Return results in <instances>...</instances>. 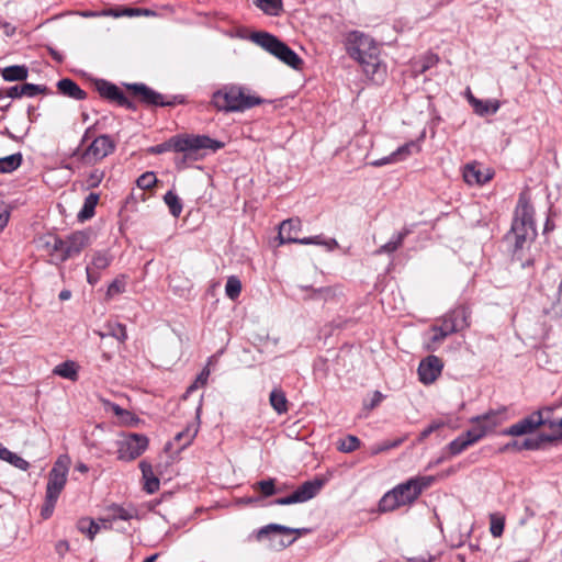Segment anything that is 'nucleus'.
Returning a JSON list of instances; mask_svg holds the SVG:
<instances>
[{
  "label": "nucleus",
  "instance_id": "nucleus-1",
  "mask_svg": "<svg viewBox=\"0 0 562 562\" xmlns=\"http://www.w3.org/2000/svg\"><path fill=\"white\" fill-rule=\"evenodd\" d=\"M537 231L533 223V207L520 196L510 232L506 235L508 243L514 245L515 254L528 248L536 238Z\"/></svg>",
  "mask_w": 562,
  "mask_h": 562
},
{
  "label": "nucleus",
  "instance_id": "nucleus-2",
  "mask_svg": "<svg viewBox=\"0 0 562 562\" xmlns=\"http://www.w3.org/2000/svg\"><path fill=\"white\" fill-rule=\"evenodd\" d=\"M345 45L350 57L362 65L368 75L379 72L381 66L379 60V49L373 41L361 32H349L345 40Z\"/></svg>",
  "mask_w": 562,
  "mask_h": 562
},
{
  "label": "nucleus",
  "instance_id": "nucleus-3",
  "mask_svg": "<svg viewBox=\"0 0 562 562\" xmlns=\"http://www.w3.org/2000/svg\"><path fill=\"white\" fill-rule=\"evenodd\" d=\"M223 146L224 144L222 142L212 139L205 135H187L172 137L168 142L151 147L150 151L154 154H162L173 149L175 151L183 153L186 159L196 160L199 158V150L211 149L212 151H216Z\"/></svg>",
  "mask_w": 562,
  "mask_h": 562
},
{
  "label": "nucleus",
  "instance_id": "nucleus-4",
  "mask_svg": "<svg viewBox=\"0 0 562 562\" xmlns=\"http://www.w3.org/2000/svg\"><path fill=\"white\" fill-rule=\"evenodd\" d=\"M263 103V100L251 94L246 88L240 86H225L212 95V104L223 112H244L256 105Z\"/></svg>",
  "mask_w": 562,
  "mask_h": 562
},
{
  "label": "nucleus",
  "instance_id": "nucleus-5",
  "mask_svg": "<svg viewBox=\"0 0 562 562\" xmlns=\"http://www.w3.org/2000/svg\"><path fill=\"white\" fill-rule=\"evenodd\" d=\"M432 481L431 476L413 477L395 486L381 498L379 503L380 510L392 512L397 507L413 503Z\"/></svg>",
  "mask_w": 562,
  "mask_h": 562
},
{
  "label": "nucleus",
  "instance_id": "nucleus-6",
  "mask_svg": "<svg viewBox=\"0 0 562 562\" xmlns=\"http://www.w3.org/2000/svg\"><path fill=\"white\" fill-rule=\"evenodd\" d=\"M468 317L467 308L459 306L437 318L430 327L431 336L429 337L427 348L436 350L448 336L469 327Z\"/></svg>",
  "mask_w": 562,
  "mask_h": 562
},
{
  "label": "nucleus",
  "instance_id": "nucleus-7",
  "mask_svg": "<svg viewBox=\"0 0 562 562\" xmlns=\"http://www.w3.org/2000/svg\"><path fill=\"white\" fill-rule=\"evenodd\" d=\"M251 40L285 65L293 69L301 68L303 60L293 49H291L285 43L279 41L276 36L269 33L258 32L251 35Z\"/></svg>",
  "mask_w": 562,
  "mask_h": 562
},
{
  "label": "nucleus",
  "instance_id": "nucleus-8",
  "mask_svg": "<svg viewBox=\"0 0 562 562\" xmlns=\"http://www.w3.org/2000/svg\"><path fill=\"white\" fill-rule=\"evenodd\" d=\"M70 458L67 454L59 456L48 473L46 495L49 498H58L66 486Z\"/></svg>",
  "mask_w": 562,
  "mask_h": 562
},
{
  "label": "nucleus",
  "instance_id": "nucleus-9",
  "mask_svg": "<svg viewBox=\"0 0 562 562\" xmlns=\"http://www.w3.org/2000/svg\"><path fill=\"white\" fill-rule=\"evenodd\" d=\"M149 440L142 434H128L117 441V458L132 461L142 456L148 448Z\"/></svg>",
  "mask_w": 562,
  "mask_h": 562
},
{
  "label": "nucleus",
  "instance_id": "nucleus-10",
  "mask_svg": "<svg viewBox=\"0 0 562 562\" xmlns=\"http://www.w3.org/2000/svg\"><path fill=\"white\" fill-rule=\"evenodd\" d=\"M115 150V143L111 136L103 134L95 137L91 144L82 151L81 160L86 165H94Z\"/></svg>",
  "mask_w": 562,
  "mask_h": 562
},
{
  "label": "nucleus",
  "instance_id": "nucleus-11",
  "mask_svg": "<svg viewBox=\"0 0 562 562\" xmlns=\"http://www.w3.org/2000/svg\"><path fill=\"white\" fill-rule=\"evenodd\" d=\"M552 412V408L546 407L538 412L532 413L526 418L519 420L518 423L512 425L507 429L503 431V435L506 436H524L527 434H531L540 426H546V415H549Z\"/></svg>",
  "mask_w": 562,
  "mask_h": 562
},
{
  "label": "nucleus",
  "instance_id": "nucleus-12",
  "mask_svg": "<svg viewBox=\"0 0 562 562\" xmlns=\"http://www.w3.org/2000/svg\"><path fill=\"white\" fill-rule=\"evenodd\" d=\"M322 487V480L306 481L301 486H299L291 495L277 498L273 503L276 505H291L296 503H304L315 497Z\"/></svg>",
  "mask_w": 562,
  "mask_h": 562
},
{
  "label": "nucleus",
  "instance_id": "nucleus-13",
  "mask_svg": "<svg viewBox=\"0 0 562 562\" xmlns=\"http://www.w3.org/2000/svg\"><path fill=\"white\" fill-rule=\"evenodd\" d=\"M504 413L501 411H490L486 414L479 415L471 418L472 427L475 432H482L484 438L488 432L493 431L497 426L504 422Z\"/></svg>",
  "mask_w": 562,
  "mask_h": 562
},
{
  "label": "nucleus",
  "instance_id": "nucleus-14",
  "mask_svg": "<svg viewBox=\"0 0 562 562\" xmlns=\"http://www.w3.org/2000/svg\"><path fill=\"white\" fill-rule=\"evenodd\" d=\"M66 259L78 256L91 244V235L86 231L75 232L64 238Z\"/></svg>",
  "mask_w": 562,
  "mask_h": 562
},
{
  "label": "nucleus",
  "instance_id": "nucleus-15",
  "mask_svg": "<svg viewBox=\"0 0 562 562\" xmlns=\"http://www.w3.org/2000/svg\"><path fill=\"white\" fill-rule=\"evenodd\" d=\"M443 363L436 356H428L420 361L418 367V375L423 383H432L441 373Z\"/></svg>",
  "mask_w": 562,
  "mask_h": 562
},
{
  "label": "nucleus",
  "instance_id": "nucleus-16",
  "mask_svg": "<svg viewBox=\"0 0 562 562\" xmlns=\"http://www.w3.org/2000/svg\"><path fill=\"white\" fill-rule=\"evenodd\" d=\"M97 88L101 97L106 98L111 101L117 102L122 106L134 109L133 102L130 101L123 93V91L115 85L105 80L97 82Z\"/></svg>",
  "mask_w": 562,
  "mask_h": 562
},
{
  "label": "nucleus",
  "instance_id": "nucleus-17",
  "mask_svg": "<svg viewBox=\"0 0 562 562\" xmlns=\"http://www.w3.org/2000/svg\"><path fill=\"white\" fill-rule=\"evenodd\" d=\"M482 439V432H475L473 428L458 436L448 445L451 456H457Z\"/></svg>",
  "mask_w": 562,
  "mask_h": 562
},
{
  "label": "nucleus",
  "instance_id": "nucleus-18",
  "mask_svg": "<svg viewBox=\"0 0 562 562\" xmlns=\"http://www.w3.org/2000/svg\"><path fill=\"white\" fill-rule=\"evenodd\" d=\"M128 89L140 98V100L151 105H170L169 101H165L164 95L155 90L150 89L144 83H133L128 86Z\"/></svg>",
  "mask_w": 562,
  "mask_h": 562
},
{
  "label": "nucleus",
  "instance_id": "nucleus-19",
  "mask_svg": "<svg viewBox=\"0 0 562 562\" xmlns=\"http://www.w3.org/2000/svg\"><path fill=\"white\" fill-rule=\"evenodd\" d=\"M492 177L493 173L488 169L483 170L477 164H468L463 169V179L470 186L484 184L490 181Z\"/></svg>",
  "mask_w": 562,
  "mask_h": 562
},
{
  "label": "nucleus",
  "instance_id": "nucleus-20",
  "mask_svg": "<svg viewBox=\"0 0 562 562\" xmlns=\"http://www.w3.org/2000/svg\"><path fill=\"white\" fill-rule=\"evenodd\" d=\"M42 247L50 257L52 262L59 263L66 261L64 238L58 236H48L43 240Z\"/></svg>",
  "mask_w": 562,
  "mask_h": 562
},
{
  "label": "nucleus",
  "instance_id": "nucleus-21",
  "mask_svg": "<svg viewBox=\"0 0 562 562\" xmlns=\"http://www.w3.org/2000/svg\"><path fill=\"white\" fill-rule=\"evenodd\" d=\"M46 91L45 86L34 85V83H23L21 86L10 87L5 94L9 98L15 99L21 97H35L40 93H44Z\"/></svg>",
  "mask_w": 562,
  "mask_h": 562
},
{
  "label": "nucleus",
  "instance_id": "nucleus-22",
  "mask_svg": "<svg viewBox=\"0 0 562 562\" xmlns=\"http://www.w3.org/2000/svg\"><path fill=\"white\" fill-rule=\"evenodd\" d=\"M300 221L286 220L280 224L279 239L280 244H286L299 240L297 234L300 232Z\"/></svg>",
  "mask_w": 562,
  "mask_h": 562
},
{
  "label": "nucleus",
  "instance_id": "nucleus-23",
  "mask_svg": "<svg viewBox=\"0 0 562 562\" xmlns=\"http://www.w3.org/2000/svg\"><path fill=\"white\" fill-rule=\"evenodd\" d=\"M57 89L63 95L75 100H83L87 97V93L69 78L60 79L57 82Z\"/></svg>",
  "mask_w": 562,
  "mask_h": 562
},
{
  "label": "nucleus",
  "instance_id": "nucleus-24",
  "mask_svg": "<svg viewBox=\"0 0 562 562\" xmlns=\"http://www.w3.org/2000/svg\"><path fill=\"white\" fill-rule=\"evenodd\" d=\"M469 102L473 106L474 112L481 116L495 114L501 106V103L497 100H480L473 95L469 97Z\"/></svg>",
  "mask_w": 562,
  "mask_h": 562
},
{
  "label": "nucleus",
  "instance_id": "nucleus-25",
  "mask_svg": "<svg viewBox=\"0 0 562 562\" xmlns=\"http://www.w3.org/2000/svg\"><path fill=\"white\" fill-rule=\"evenodd\" d=\"M139 468L142 471L143 480L145 482L144 488L147 493L153 494L159 490V480L155 475L151 464L147 461H142L139 463Z\"/></svg>",
  "mask_w": 562,
  "mask_h": 562
},
{
  "label": "nucleus",
  "instance_id": "nucleus-26",
  "mask_svg": "<svg viewBox=\"0 0 562 562\" xmlns=\"http://www.w3.org/2000/svg\"><path fill=\"white\" fill-rule=\"evenodd\" d=\"M271 532H278L284 536L295 535V537H300L310 532L307 528H290L278 524H270L259 530L258 537L261 538L265 535H269Z\"/></svg>",
  "mask_w": 562,
  "mask_h": 562
},
{
  "label": "nucleus",
  "instance_id": "nucleus-27",
  "mask_svg": "<svg viewBox=\"0 0 562 562\" xmlns=\"http://www.w3.org/2000/svg\"><path fill=\"white\" fill-rule=\"evenodd\" d=\"M554 438L551 436L540 435V436L532 437V438H526L519 447H518L517 442L514 441L513 443H508L506 446V448L508 449L510 447H517L518 449L537 450V449L541 448L542 443L550 442Z\"/></svg>",
  "mask_w": 562,
  "mask_h": 562
},
{
  "label": "nucleus",
  "instance_id": "nucleus-28",
  "mask_svg": "<svg viewBox=\"0 0 562 562\" xmlns=\"http://www.w3.org/2000/svg\"><path fill=\"white\" fill-rule=\"evenodd\" d=\"M29 76L27 67L23 65L9 66L2 69V77L5 81H21Z\"/></svg>",
  "mask_w": 562,
  "mask_h": 562
},
{
  "label": "nucleus",
  "instance_id": "nucleus-29",
  "mask_svg": "<svg viewBox=\"0 0 562 562\" xmlns=\"http://www.w3.org/2000/svg\"><path fill=\"white\" fill-rule=\"evenodd\" d=\"M54 374L64 379L76 381L78 379V366L74 361H65L56 366L53 370Z\"/></svg>",
  "mask_w": 562,
  "mask_h": 562
},
{
  "label": "nucleus",
  "instance_id": "nucleus-30",
  "mask_svg": "<svg viewBox=\"0 0 562 562\" xmlns=\"http://www.w3.org/2000/svg\"><path fill=\"white\" fill-rule=\"evenodd\" d=\"M269 402L272 408L278 414H284L288 412V400L285 397V394L280 389H274L271 391L269 396Z\"/></svg>",
  "mask_w": 562,
  "mask_h": 562
},
{
  "label": "nucleus",
  "instance_id": "nucleus-31",
  "mask_svg": "<svg viewBox=\"0 0 562 562\" xmlns=\"http://www.w3.org/2000/svg\"><path fill=\"white\" fill-rule=\"evenodd\" d=\"M409 233L408 229H404L403 232L397 233L394 235L386 244L382 245L376 251V255L381 254H391L397 250L403 241L406 235Z\"/></svg>",
  "mask_w": 562,
  "mask_h": 562
},
{
  "label": "nucleus",
  "instance_id": "nucleus-32",
  "mask_svg": "<svg viewBox=\"0 0 562 562\" xmlns=\"http://www.w3.org/2000/svg\"><path fill=\"white\" fill-rule=\"evenodd\" d=\"M99 201V194L90 193L83 202L82 209L78 213V218L80 221H86L91 218L94 215V209Z\"/></svg>",
  "mask_w": 562,
  "mask_h": 562
},
{
  "label": "nucleus",
  "instance_id": "nucleus-33",
  "mask_svg": "<svg viewBox=\"0 0 562 562\" xmlns=\"http://www.w3.org/2000/svg\"><path fill=\"white\" fill-rule=\"evenodd\" d=\"M113 257L106 250H99L93 252L91 263L89 265L93 270L101 271L106 269L112 262Z\"/></svg>",
  "mask_w": 562,
  "mask_h": 562
},
{
  "label": "nucleus",
  "instance_id": "nucleus-34",
  "mask_svg": "<svg viewBox=\"0 0 562 562\" xmlns=\"http://www.w3.org/2000/svg\"><path fill=\"white\" fill-rule=\"evenodd\" d=\"M22 164V155L20 153L0 158V173H10L16 170Z\"/></svg>",
  "mask_w": 562,
  "mask_h": 562
},
{
  "label": "nucleus",
  "instance_id": "nucleus-35",
  "mask_svg": "<svg viewBox=\"0 0 562 562\" xmlns=\"http://www.w3.org/2000/svg\"><path fill=\"white\" fill-rule=\"evenodd\" d=\"M164 201L167 204V206L169 207L170 213L175 217H178L181 214L182 203H181L179 196L175 192L168 191L164 196Z\"/></svg>",
  "mask_w": 562,
  "mask_h": 562
},
{
  "label": "nucleus",
  "instance_id": "nucleus-36",
  "mask_svg": "<svg viewBox=\"0 0 562 562\" xmlns=\"http://www.w3.org/2000/svg\"><path fill=\"white\" fill-rule=\"evenodd\" d=\"M78 529L82 533H87L89 539L92 540L95 537V535L100 531L101 525L92 519L85 518L79 520Z\"/></svg>",
  "mask_w": 562,
  "mask_h": 562
},
{
  "label": "nucleus",
  "instance_id": "nucleus-37",
  "mask_svg": "<svg viewBox=\"0 0 562 562\" xmlns=\"http://www.w3.org/2000/svg\"><path fill=\"white\" fill-rule=\"evenodd\" d=\"M438 57L436 55L429 54L426 55L422 60L416 61L413 66L414 74L420 75L427 71L429 68L434 67L438 63Z\"/></svg>",
  "mask_w": 562,
  "mask_h": 562
},
{
  "label": "nucleus",
  "instance_id": "nucleus-38",
  "mask_svg": "<svg viewBox=\"0 0 562 562\" xmlns=\"http://www.w3.org/2000/svg\"><path fill=\"white\" fill-rule=\"evenodd\" d=\"M418 150H419V145L416 142L412 140V142H408V143L400 146L396 150L393 151V154L395 155V159L398 162V161L406 159L414 151H418Z\"/></svg>",
  "mask_w": 562,
  "mask_h": 562
},
{
  "label": "nucleus",
  "instance_id": "nucleus-39",
  "mask_svg": "<svg viewBox=\"0 0 562 562\" xmlns=\"http://www.w3.org/2000/svg\"><path fill=\"white\" fill-rule=\"evenodd\" d=\"M125 289L126 278L124 276H120L116 279H114L108 286L106 297L112 299L121 293H124Z\"/></svg>",
  "mask_w": 562,
  "mask_h": 562
},
{
  "label": "nucleus",
  "instance_id": "nucleus-40",
  "mask_svg": "<svg viewBox=\"0 0 562 562\" xmlns=\"http://www.w3.org/2000/svg\"><path fill=\"white\" fill-rule=\"evenodd\" d=\"M241 292V282L240 280L232 276L227 279L226 285H225V293L231 300H235L239 296Z\"/></svg>",
  "mask_w": 562,
  "mask_h": 562
},
{
  "label": "nucleus",
  "instance_id": "nucleus-41",
  "mask_svg": "<svg viewBox=\"0 0 562 562\" xmlns=\"http://www.w3.org/2000/svg\"><path fill=\"white\" fill-rule=\"evenodd\" d=\"M106 335H110L122 342L127 339L126 327L120 323L108 324Z\"/></svg>",
  "mask_w": 562,
  "mask_h": 562
},
{
  "label": "nucleus",
  "instance_id": "nucleus-42",
  "mask_svg": "<svg viewBox=\"0 0 562 562\" xmlns=\"http://www.w3.org/2000/svg\"><path fill=\"white\" fill-rule=\"evenodd\" d=\"M256 4L267 14L276 15L279 12L281 0H256Z\"/></svg>",
  "mask_w": 562,
  "mask_h": 562
},
{
  "label": "nucleus",
  "instance_id": "nucleus-43",
  "mask_svg": "<svg viewBox=\"0 0 562 562\" xmlns=\"http://www.w3.org/2000/svg\"><path fill=\"white\" fill-rule=\"evenodd\" d=\"M360 446V440L358 437L353 435L347 436L345 439H342L338 446V450L341 452H352L356 449H358Z\"/></svg>",
  "mask_w": 562,
  "mask_h": 562
},
{
  "label": "nucleus",
  "instance_id": "nucleus-44",
  "mask_svg": "<svg viewBox=\"0 0 562 562\" xmlns=\"http://www.w3.org/2000/svg\"><path fill=\"white\" fill-rule=\"evenodd\" d=\"M105 172L101 169L91 170L86 178L87 189L97 188L104 179Z\"/></svg>",
  "mask_w": 562,
  "mask_h": 562
},
{
  "label": "nucleus",
  "instance_id": "nucleus-45",
  "mask_svg": "<svg viewBox=\"0 0 562 562\" xmlns=\"http://www.w3.org/2000/svg\"><path fill=\"white\" fill-rule=\"evenodd\" d=\"M210 376V369L207 367H205L201 373L196 376L195 381L188 387L187 392H186V396L200 389V387H203L206 385L207 383V379Z\"/></svg>",
  "mask_w": 562,
  "mask_h": 562
},
{
  "label": "nucleus",
  "instance_id": "nucleus-46",
  "mask_svg": "<svg viewBox=\"0 0 562 562\" xmlns=\"http://www.w3.org/2000/svg\"><path fill=\"white\" fill-rule=\"evenodd\" d=\"M304 291H310L311 293L305 297L310 300H327L331 295V290L328 288L321 289H310L307 286H301Z\"/></svg>",
  "mask_w": 562,
  "mask_h": 562
},
{
  "label": "nucleus",
  "instance_id": "nucleus-47",
  "mask_svg": "<svg viewBox=\"0 0 562 562\" xmlns=\"http://www.w3.org/2000/svg\"><path fill=\"white\" fill-rule=\"evenodd\" d=\"M156 182H157V178H156L155 173L151 171H147V172L143 173L142 176L138 177V179L136 181L138 188L144 189V190H148V189L153 188Z\"/></svg>",
  "mask_w": 562,
  "mask_h": 562
},
{
  "label": "nucleus",
  "instance_id": "nucleus-48",
  "mask_svg": "<svg viewBox=\"0 0 562 562\" xmlns=\"http://www.w3.org/2000/svg\"><path fill=\"white\" fill-rule=\"evenodd\" d=\"M403 440H404L403 438H400V439L386 440V441H384L382 443H378V445L372 447L371 453L372 454H378V453L387 451L390 449L396 448V447H398L403 442Z\"/></svg>",
  "mask_w": 562,
  "mask_h": 562
},
{
  "label": "nucleus",
  "instance_id": "nucleus-49",
  "mask_svg": "<svg viewBox=\"0 0 562 562\" xmlns=\"http://www.w3.org/2000/svg\"><path fill=\"white\" fill-rule=\"evenodd\" d=\"M490 531L493 537H501L504 531V518L498 517L496 515H491Z\"/></svg>",
  "mask_w": 562,
  "mask_h": 562
},
{
  "label": "nucleus",
  "instance_id": "nucleus-50",
  "mask_svg": "<svg viewBox=\"0 0 562 562\" xmlns=\"http://www.w3.org/2000/svg\"><path fill=\"white\" fill-rule=\"evenodd\" d=\"M4 461L23 471H26L30 467V463L26 460L12 451H9V454L5 457Z\"/></svg>",
  "mask_w": 562,
  "mask_h": 562
},
{
  "label": "nucleus",
  "instance_id": "nucleus-51",
  "mask_svg": "<svg viewBox=\"0 0 562 562\" xmlns=\"http://www.w3.org/2000/svg\"><path fill=\"white\" fill-rule=\"evenodd\" d=\"M106 405H108V408L111 412H113L114 415H116L117 417H120L122 419V422L128 423L130 419L132 418V414L128 411L119 406L117 404L108 402Z\"/></svg>",
  "mask_w": 562,
  "mask_h": 562
},
{
  "label": "nucleus",
  "instance_id": "nucleus-52",
  "mask_svg": "<svg viewBox=\"0 0 562 562\" xmlns=\"http://www.w3.org/2000/svg\"><path fill=\"white\" fill-rule=\"evenodd\" d=\"M551 311L553 312L554 315L562 316V279L559 284L558 293L554 300L552 301Z\"/></svg>",
  "mask_w": 562,
  "mask_h": 562
},
{
  "label": "nucleus",
  "instance_id": "nucleus-53",
  "mask_svg": "<svg viewBox=\"0 0 562 562\" xmlns=\"http://www.w3.org/2000/svg\"><path fill=\"white\" fill-rule=\"evenodd\" d=\"M257 486L259 487V490L261 491V493L265 496H271V495L276 494V487H274V480L273 479L260 481V482L257 483Z\"/></svg>",
  "mask_w": 562,
  "mask_h": 562
},
{
  "label": "nucleus",
  "instance_id": "nucleus-54",
  "mask_svg": "<svg viewBox=\"0 0 562 562\" xmlns=\"http://www.w3.org/2000/svg\"><path fill=\"white\" fill-rule=\"evenodd\" d=\"M132 517V514L122 507L114 506L111 508L112 519L130 520Z\"/></svg>",
  "mask_w": 562,
  "mask_h": 562
},
{
  "label": "nucleus",
  "instance_id": "nucleus-55",
  "mask_svg": "<svg viewBox=\"0 0 562 562\" xmlns=\"http://www.w3.org/2000/svg\"><path fill=\"white\" fill-rule=\"evenodd\" d=\"M57 499L58 498H49L48 495H46L45 503H44V506L42 508V516L44 518L50 517V515L53 514L54 507H55V505L57 503Z\"/></svg>",
  "mask_w": 562,
  "mask_h": 562
},
{
  "label": "nucleus",
  "instance_id": "nucleus-56",
  "mask_svg": "<svg viewBox=\"0 0 562 562\" xmlns=\"http://www.w3.org/2000/svg\"><path fill=\"white\" fill-rule=\"evenodd\" d=\"M311 238H312L311 245L312 244L313 245H323L328 250H333V249L338 247V243L334 238H330V239H327V240H322L321 236H314V237H311Z\"/></svg>",
  "mask_w": 562,
  "mask_h": 562
},
{
  "label": "nucleus",
  "instance_id": "nucleus-57",
  "mask_svg": "<svg viewBox=\"0 0 562 562\" xmlns=\"http://www.w3.org/2000/svg\"><path fill=\"white\" fill-rule=\"evenodd\" d=\"M86 273H87V281L92 285L95 284L100 279L99 271L93 270V268H91L90 266H87Z\"/></svg>",
  "mask_w": 562,
  "mask_h": 562
},
{
  "label": "nucleus",
  "instance_id": "nucleus-58",
  "mask_svg": "<svg viewBox=\"0 0 562 562\" xmlns=\"http://www.w3.org/2000/svg\"><path fill=\"white\" fill-rule=\"evenodd\" d=\"M383 394L379 391H375L372 395V398L370 401L369 404H364V407L368 408V409H373L374 407H376L383 400Z\"/></svg>",
  "mask_w": 562,
  "mask_h": 562
},
{
  "label": "nucleus",
  "instance_id": "nucleus-59",
  "mask_svg": "<svg viewBox=\"0 0 562 562\" xmlns=\"http://www.w3.org/2000/svg\"><path fill=\"white\" fill-rule=\"evenodd\" d=\"M395 162H397V161L395 159V155L392 153L391 155H389L386 157H383L381 159H376V160L372 161L371 165L373 167H381L384 165L395 164Z\"/></svg>",
  "mask_w": 562,
  "mask_h": 562
},
{
  "label": "nucleus",
  "instance_id": "nucleus-60",
  "mask_svg": "<svg viewBox=\"0 0 562 562\" xmlns=\"http://www.w3.org/2000/svg\"><path fill=\"white\" fill-rule=\"evenodd\" d=\"M548 416L549 415H546V426H548L552 430L560 428L561 432L559 434V437L562 438V418L550 419Z\"/></svg>",
  "mask_w": 562,
  "mask_h": 562
},
{
  "label": "nucleus",
  "instance_id": "nucleus-61",
  "mask_svg": "<svg viewBox=\"0 0 562 562\" xmlns=\"http://www.w3.org/2000/svg\"><path fill=\"white\" fill-rule=\"evenodd\" d=\"M195 436V431L191 432L190 430L179 432L175 439L176 441H180L182 438H186V441L183 442V446H187L191 442L193 437Z\"/></svg>",
  "mask_w": 562,
  "mask_h": 562
},
{
  "label": "nucleus",
  "instance_id": "nucleus-62",
  "mask_svg": "<svg viewBox=\"0 0 562 562\" xmlns=\"http://www.w3.org/2000/svg\"><path fill=\"white\" fill-rule=\"evenodd\" d=\"M112 14L110 11H103V12H95V11H85L81 13L82 16L86 18H92V16H99V15H109Z\"/></svg>",
  "mask_w": 562,
  "mask_h": 562
},
{
  "label": "nucleus",
  "instance_id": "nucleus-63",
  "mask_svg": "<svg viewBox=\"0 0 562 562\" xmlns=\"http://www.w3.org/2000/svg\"><path fill=\"white\" fill-rule=\"evenodd\" d=\"M439 428V425L438 424H431L430 426H428L422 434V438H426L428 437L432 431H435L436 429Z\"/></svg>",
  "mask_w": 562,
  "mask_h": 562
},
{
  "label": "nucleus",
  "instance_id": "nucleus-64",
  "mask_svg": "<svg viewBox=\"0 0 562 562\" xmlns=\"http://www.w3.org/2000/svg\"><path fill=\"white\" fill-rule=\"evenodd\" d=\"M295 540H296V537H293L292 539H289V540H288V538L281 539L278 543V547L280 549H284V548L291 546Z\"/></svg>",
  "mask_w": 562,
  "mask_h": 562
}]
</instances>
